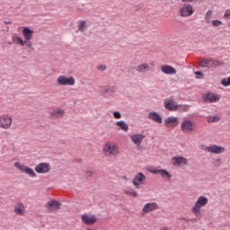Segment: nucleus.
Here are the masks:
<instances>
[{
	"label": "nucleus",
	"instance_id": "obj_1",
	"mask_svg": "<svg viewBox=\"0 0 230 230\" xmlns=\"http://www.w3.org/2000/svg\"><path fill=\"white\" fill-rule=\"evenodd\" d=\"M208 202H209V199L206 196H200L198 198L194 206L191 208V213L194 215V217H200L202 214L200 209H202L204 206H208Z\"/></svg>",
	"mask_w": 230,
	"mask_h": 230
},
{
	"label": "nucleus",
	"instance_id": "obj_2",
	"mask_svg": "<svg viewBox=\"0 0 230 230\" xmlns=\"http://www.w3.org/2000/svg\"><path fill=\"white\" fill-rule=\"evenodd\" d=\"M102 152L106 157H116L119 155V147L112 142H108L103 146Z\"/></svg>",
	"mask_w": 230,
	"mask_h": 230
},
{
	"label": "nucleus",
	"instance_id": "obj_3",
	"mask_svg": "<svg viewBox=\"0 0 230 230\" xmlns=\"http://www.w3.org/2000/svg\"><path fill=\"white\" fill-rule=\"evenodd\" d=\"M13 125V119L8 114H3L0 116V128L3 130H10Z\"/></svg>",
	"mask_w": 230,
	"mask_h": 230
},
{
	"label": "nucleus",
	"instance_id": "obj_4",
	"mask_svg": "<svg viewBox=\"0 0 230 230\" xmlns=\"http://www.w3.org/2000/svg\"><path fill=\"white\" fill-rule=\"evenodd\" d=\"M14 168H17V170H19L20 172H22V173H26V175H29V177H32L35 178L37 177V173H35V171H33V169L22 164L19 162H15L13 164Z\"/></svg>",
	"mask_w": 230,
	"mask_h": 230
},
{
	"label": "nucleus",
	"instance_id": "obj_5",
	"mask_svg": "<svg viewBox=\"0 0 230 230\" xmlns=\"http://www.w3.org/2000/svg\"><path fill=\"white\" fill-rule=\"evenodd\" d=\"M146 184V176L143 172H138L133 178V186L137 190H139L141 186H145Z\"/></svg>",
	"mask_w": 230,
	"mask_h": 230
},
{
	"label": "nucleus",
	"instance_id": "obj_6",
	"mask_svg": "<svg viewBox=\"0 0 230 230\" xmlns=\"http://www.w3.org/2000/svg\"><path fill=\"white\" fill-rule=\"evenodd\" d=\"M195 13V9H193V5L189 4H184L181 7H180V16L181 17H191Z\"/></svg>",
	"mask_w": 230,
	"mask_h": 230
},
{
	"label": "nucleus",
	"instance_id": "obj_7",
	"mask_svg": "<svg viewBox=\"0 0 230 230\" xmlns=\"http://www.w3.org/2000/svg\"><path fill=\"white\" fill-rule=\"evenodd\" d=\"M222 61L215 60L213 58L210 59H202L200 62L201 67H217L218 66H222Z\"/></svg>",
	"mask_w": 230,
	"mask_h": 230
},
{
	"label": "nucleus",
	"instance_id": "obj_8",
	"mask_svg": "<svg viewBox=\"0 0 230 230\" xmlns=\"http://www.w3.org/2000/svg\"><path fill=\"white\" fill-rule=\"evenodd\" d=\"M157 209H159V205H157V203H146L142 208V215H148V213H152V211H157Z\"/></svg>",
	"mask_w": 230,
	"mask_h": 230
},
{
	"label": "nucleus",
	"instance_id": "obj_9",
	"mask_svg": "<svg viewBox=\"0 0 230 230\" xmlns=\"http://www.w3.org/2000/svg\"><path fill=\"white\" fill-rule=\"evenodd\" d=\"M81 220L85 226H93L96 224L98 218L94 217V215L84 214L81 216Z\"/></svg>",
	"mask_w": 230,
	"mask_h": 230
},
{
	"label": "nucleus",
	"instance_id": "obj_10",
	"mask_svg": "<svg viewBox=\"0 0 230 230\" xmlns=\"http://www.w3.org/2000/svg\"><path fill=\"white\" fill-rule=\"evenodd\" d=\"M154 69V63H142L136 66V71L137 73H146L148 71H153Z\"/></svg>",
	"mask_w": 230,
	"mask_h": 230
},
{
	"label": "nucleus",
	"instance_id": "obj_11",
	"mask_svg": "<svg viewBox=\"0 0 230 230\" xmlns=\"http://www.w3.org/2000/svg\"><path fill=\"white\" fill-rule=\"evenodd\" d=\"M167 128H175L179 125V119L177 117H168L164 120Z\"/></svg>",
	"mask_w": 230,
	"mask_h": 230
},
{
	"label": "nucleus",
	"instance_id": "obj_12",
	"mask_svg": "<svg viewBox=\"0 0 230 230\" xmlns=\"http://www.w3.org/2000/svg\"><path fill=\"white\" fill-rule=\"evenodd\" d=\"M37 173H49L51 170V166L48 163H41L34 168Z\"/></svg>",
	"mask_w": 230,
	"mask_h": 230
},
{
	"label": "nucleus",
	"instance_id": "obj_13",
	"mask_svg": "<svg viewBox=\"0 0 230 230\" xmlns=\"http://www.w3.org/2000/svg\"><path fill=\"white\" fill-rule=\"evenodd\" d=\"M58 84L59 85H75V84H76V81L73 76H70V77L59 76Z\"/></svg>",
	"mask_w": 230,
	"mask_h": 230
},
{
	"label": "nucleus",
	"instance_id": "obj_14",
	"mask_svg": "<svg viewBox=\"0 0 230 230\" xmlns=\"http://www.w3.org/2000/svg\"><path fill=\"white\" fill-rule=\"evenodd\" d=\"M164 108L167 111H178L179 105H177V102L173 99H166L164 102Z\"/></svg>",
	"mask_w": 230,
	"mask_h": 230
},
{
	"label": "nucleus",
	"instance_id": "obj_15",
	"mask_svg": "<svg viewBox=\"0 0 230 230\" xmlns=\"http://www.w3.org/2000/svg\"><path fill=\"white\" fill-rule=\"evenodd\" d=\"M194 129H195V124L190 120H184L181 123L182 132L189 134L190 132H193Z\"/></svg>",
	"mask_w": 230,
	"mask_h": 230
},
{
	"label": "nucleus",
	"instance_id": "obj_16",
	"mask_svg": "<svg viewBox=\"0 0 230 230\" xmlns=\"http://www.w3.org/2000/svg\"><path fill=\"white\" fill-rule=\"evenodd\" d=\"M172 164L173 166H186L188 164V159L184 156H174L172 159Z\"/></svg>",
	"mask_w": 230,
	"mask_h": 230
},
{
	"label": "nucleus",
	"instance_id": "obj_17",
	"mask_svg": "<svg viewBox=\"0 0 230 230\" xmlns=\"http://www.w3.org/2000/svg\"><path fill=\"white\" fill-rule=\"evenodd\" d=\"M145 135L139 134V133H135L130 136V139L134 145L137 146H139L141 143H143V139H145Z\"/></svg>",
	"mask_w": 230,
	"mask_h": 230
},
{
	"label": "nucleus",
	"instance_id": "obj_18",
	"mask_svg": "<svg viewBox=\"0 0 230 230\" xmlns=\"http://www.w3.org/2000/svg\"><path fill=\"white\" fill-rule=\"evenodd\" d=\"M45 208H46L47 211H49V213H55V211H57V209H58V201L51 199V200L48 201Z\"/></svg>",
	"mask_w": 230,
	"mask_h": 230
},
{
	"label": "nucleus",
	"instance_id": "obj_19",
	"mask_svg": "<svg viewBox=\"0 0 230 230\" xmlns=\"http://www.w3.org/2000/svg\"><path fill=\"white\" fill-rule=\"evenodd\" d=\"M161 71L164 75H177V70L169 65H163L161 66Z\"/></svg>",
	"mask_w": 230,
	"mask_h": 230
},
{
	"label": "nucleus",
	"instance_id": "obj_20",
	"mask_svg": "<svg viewBox=\"0 0 230 230\" xmlns=\"http://www.w3.org/2000/svg\"><path fill=\"white\" fill-rule=\"evenodd\" d=\"M14 213L18 217H22L26 213V208L24 204L18 202L14 207Z\"/></svg>",
	"mask_w": 230,
	"mask_h": 230
},
{
	"label": "nucleus",
	"instance_id": "obj_21",
	"mask_svg": "<svg viewBox=\"0 0 230 230\" xmlns=\"http://www.w3.org/2000/svg\"><path fill=\"white\" fill-rule=\"evenodd\" d=\"M203 99L208 103H215V102H218V100H220V96L215 93H207L203 96Z\"/></svg>",
	"mask_w": 230,
	"mask_h": 230
},
{
	"label": "nucleus",
	"instance_id": "obj_22",
	"mask_svg": "<svg viewBox=\"0 0 230 230\" xmlns=\"http://www.w3.org/2000/svg\"><path fill=\"white\" fill-rule=\"evenodd\" d=\"M148 118L149 119H152L153 121H155V123H159V124L163 123V118H161V115H159L155 111L149 112Z\"/></svg>",
	"mask_w": 230,
	"mask_h": 230
},
{
	"label": "nucleus",
	"instance_id": "obj_23",
	"mask_svg": "<svg viewBox=\"0 0 230 230\" xmlns=\"http://www.w3.org/2000/svg\"><path fill=\"white\" fill-rule=\"evenodd\" d=\"M224 152H226V149L220 146H217V145L209 146L210 154H224Z\"/></svg>",
	"mask_w": 230,
	"mask_h": 230
},
{
	"label": "nucleus",
	"instance_id": "obj_24",
	"mask_svg": "<svg viewBox=\"0 0 230 230\" xmlns=\"http://www.w3.org/2000/svg\"><path fill=\"white\" fill-rule=\"evenodd\" d=\"M22 35L24 37V40H31V39H33V31L28 27H23Z\"/></svg>",
	"mask_w": 230,
	"mask_h": 230
},
{
	"label": "nucleus",
	"instance_id": "obj_25",
	"mask_svg": "<svg viewBox=\"0 0 230 230\" xmlns=\"http://www.w3.org/2000/svg\"><path fill=\"white\" fill-rule=\"evenodd\" d=\"M152 173H155V174L160 173L163 179H165L167 181H170V179H172V174H170V172H168V171L164 169L152 171Z\"/></svg>",
	"mask_w": 230,
	"mask_h": 230
},
{
	"label": "nucleus",
	"instance_id": "obj_26",
	"mask_svg": "<svg viewBox=\"0 0 230 230\" xmlns=\"http://www.w3.org/2000/svg\"><path fill=\"white\" fill-rule=\"evenodd\" d=\"M124 195H128V197H134V199H137L139 197V194L136 190L129 188V189H123Z\"/></svg>",
	"mask_w": 230,
	"mask_h": 230
},
{
	"label": "nucleus",
	"instance_id": "obj_27",
	"mask_svg": "<svg viewBox=\"0 0 230 230\" xmlns=\"http://www.w3.org/2000/svg\"><path fill=\"white\" fill-rule=\"evenodd\" d=\"M116 126L119 127L120 130H123V132H128V124L123 120L117 121Z\"/></svg>",
	"mask_w": 230,
	"mask_h": 230
},
{
	"label": "nucleus",
	"instance_id": "obj_28",
	"mask_svg": "<svg viewBox=\"0 0 230 230\" xmlns=\"http://www.w3.org/2000/svg\"><path fill=\"white\" fill-rule=\"evenodd\" d=\"M12 40H13V42H14V44H19L20 46H24V40H22V38H21L19 36H13Z\"/></svg>",
	"mask_w": 230,
	"mask_h": 230
},
{
	"label": "nucleus",
	"instance_id": "obj_29",
	"mask_svg": "<svg viewBox=\"0 0 230 230\" xmlns=\"http://www.w3.org/2000/svg\"><path fill=\"white\" fill-rule=\"evenodd\" d=\"M211 19H213V11L208 10L205 14V22L207 24H209L211 22Z\"/></svg>",
	"mask_w": 230,
	"mask_h": 230
},
{
	"label": "nucleus",
	"instance_id": "obj_30",
	"mask_svg": "<svg viewBox=\"0 0 230 230\" xmlns=\"http://www.w3.org/2000/svg\"><path fill=\"white\" fill-rule=\"evenodd\" d=\"M86 28H87V22H85V21H81L79 22V27H78L79 31H85Z\"/></svg>",
	"mask_w": 230,
	"mask_h": 230
},
{
	"label": "nucleus",
	"instance_id": "obj_31",
	"mask_svg": "<svg viewBox=\"0 0 230 230\" xmlns=\"http://www.w3.org/2000/svg\"><path fill=\"white\" fill-rule=\"evenodd\" d=\"M222 21H219V20H214L211 22V25L214 27V28H218V26H222Z\"/></svg>",
	"mask_w": 230,
	"mask_h": 230
},
{
	"label": "nucleus",
	"instance_id": "obj_32",
	"mask_svg": "<svg viewBox=\"0 0 230 230\" xmlns=\"http://www.w3.org/2000/svg\"><path fill=\"white\" fill-rule=\"evenodd\" d=\"M178 111H182L186 112V111H190V106L188 105H178Z\"/></svg>",
	"mask_w": 230,
	"mask_h": 230
},
{
	"label": "nucleus",
	"instance_id": "obj_33",
	"mask_svg": "<svg viewBox=\"0 0 230 230\" xmlns=\"http://www.w3.org/2000/svg\"><path fill=\"white\" fill-rule=\"evenodd\" d=\"M50 118L52 119H57L58 118V110H53L52 111H50Z\"/></svg>",
	"mask_w": 230,
	"mask_h": 230
},
{
	"label": "nucleus",
	"instance_id": "obj_34",
	"mask_svg": "<svg viewBox=\"0 0 230 230\" xmlns=\"http://www.w3.org/2000/svg\"><path fill=\"white\" fill-rule=\"evenodd\" d=\"M220 119L218 117L214 116V117H208V123H217L219 121Z\"/></svg>",
	"mask_w": 230,
	"mask_h": 230
},
{
	"label": "nucleus",
	"instance_id": "obj_35",
	"mask_svg": "<svg viewBox=\"0 0 230 230\" xmlns=\"http://www.w3.org/2000/svg\"><path fill=\"white\" fill-rule=\"evenodd\" d=\"M221 84L225 87H227V85H230V77L223 79Z\"/></svg>",
	"mask_w": 230,
	"mask_h": 230
},
{
	"label": "nucleus",
	"instance_id": "obj_36",
	"mask_svg": "<svg viewBox=\"0 0 230 230\" xmlns=\"http://www.w3.org/2000/svg\"><path fill=\"white\" fill-rule=\"evenodd\" d=\"M113 116H114L115 119H121V113H119V111H115L113 113Z\"/></svg>",
	"mask_w": 230,
	"mask_h": 230
},
{
	"label": "nucleus",
	"instance_id": "obj_37",
	"mask_svg": "<svg viewBox=\"0 0 230 230\" xmlns=\"http://www.w3.org/2000/svg\"><path fill=\"white\" fill-rule=\"evenodd\" d=\"M23 46H26L29 49H31V47H32L31 42H30V40H24V41H23Z\"/></svg>",
	"mask_w": 230,
	"mask_h": 230
},
{
	"label": "nucleus",
	"instance_id": "obj_38",
	"mask_svg": "<svg viewBox=\"0 0 230 230\" xmlns=\"http://www.w3.org/2000/svg\"><path fill=\"white\" fill-rule=\"evenodd\" d=\"M183 3H202V0H182Z\"/></svg>",
	"mask_w": 230,
	"mask_h": 230
},
{
	"label": "nucleus",
	"instance_id": "obj_39",
	"mask_svg": "<svg viewBox=\"0 0 230 230\" xmlns=\"http://www.w3.org/2000/svg\"><path fill=\"white\" fill-rule=\"evenodd\" d=\"M97 69L99 71H105V69H107V66L105 65H100L97 66Z\"/></svg>",
	"mask_w": 230,
	"mask_h": 230
},
{
	"label": "nucleus",
	"instance_id": "obj_40",
	"mask_svg": "<svg viewBox=\"0 0 230 230\" xmlns=\"http://www.w3.org/2000/svg\"><path fill=\"white\" fill-rule=\"evenodd\" d=\"M230 17V11L229 10H226L224 13V18L225 19H229Z\"/></svg>",
	"mask_w": 230,
	"mask_h": 230
},
{
	"label": "nucleus",
	"instance_id": "obj_41",
	"mask_svg": "<svg viewBox=\"0 0 230 230\" xmlns=\"http://www.w3.org/2000/svg\"><path fill=\"white\" fill-rule=\"evenodd\" d=\"M214 164H216L217 166H218V164H222V159L217 158L214 161Z\"/></svg>",
	"mask_w": 230,
	"mask_h": 230
},
{
	"label": "nucleus",
	"instance_id": "obj_42",
	"mask_svg": "<svg viewBox=\"0 0 230 230\" xmlns=\"http://www.w3.org/2000/svg\"><path fill=\"white\" fill-rule=\"evenodd\" d=\"M201 150H205V152H209V146H201Z\"/></svg>",
	"mask_w": 230,
	"mask_h": 230
},
{
	"label": "nucleus",
	"instance_id": "obj_43",
	"mask_svg": "<svg viewBox=\"0 0 230 230\" xmlns=\"http://www.w3.org/2000/svg\"><path fill=\"white\" fill-rule=\"evenodd\" d=\"M58 116H64V111L59 110L58 111Z\"/></svg>",
	"mask_w": 230,
	"mask_h": 230
},
{
	"label": "nucleus",
	"instance_id": "obj_44",
	"mask_svg": "<svg viewBox=\"0 0 230 230\" xmlns=\"http://www.w3.org/2000/svg\"><path fill=\"white\" fill-rule=\"evenodd\" d=\"M122 180H123V181H128V177H127V176H122Z\"/></svg>",
	"mask_w": 230,
	"mask_h": 230
},
{
	"label": "nucleus",
	"instance_id": "obj_45",
	"mask_svg": "<svg viewBox=\"0 0 230 230\" xmlns=\"http://www.w3.org/2000/svg\"><path fill=\"white\" fill-rule=\"evenodd\" d=\"M87 173L89 177H93V172H88Z\"/></svg>",
	"mask_w": 230,
	"mask_h": 230
},
{
	"label": "nucleus",
	"instance_id": "obj_46",
	"mask_svg": "<svg viewBox=\"0 0 230 230\" xmlns=\"http://www.w3.org/2000/svg\"><path fill=\"white\" fill-rule=\"evenodd\" d=\"M196 75H202V72H196Z\"/></svg>",
	"mask_w": 230,
	"mask_h": 230
}]
</instances>
